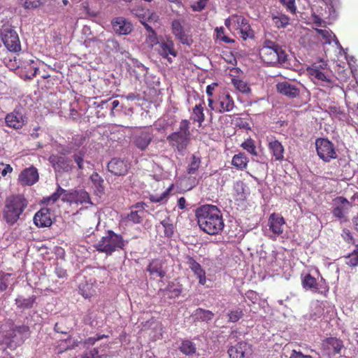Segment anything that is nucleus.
I'll return each mask as SVG.
<instances>
[{"label": "nucleus", "instance_id": "864d4df0", "mask_svg": "<svg viewBox=\"0 0 358 358\" xmlns=\"http://www.w3.org/2000/svg\"><path fill=\"white\" fill-rule=\"evenodd\" d=\"M164 229V234L167 237H170L173 234V225L169 222V220H164L161 222Z\"/></svg>", "mask_w": 358, "mask_h": 358}, {"label": "nucleus", "instance_id": "c9c22d12", "mask_svg": "<svg viewBox=\"0 0 358 358\" xmlns=\"http://www.w3.org/2000/svg\"><path fill=\"white\" fill-rule=\"evenodd\" d=\"M241 147L252 157H255L252 159L254 161L259 162L257 159L259 157L258 152L253 140L251 138L247 139L241 144Z\"/></svg>", "mask_w": 358, "mask_h": 358}, {"label": "nucleus", "instance_id": "6ab92c4d", "mask_svg": "<svg viewBox=\"0 0 358 358\" xmlns=\"http://www.w3.org/2000/svg\"><path fill=\"white\" fill-rule=\"evenodd\" d=\"M111 24L114 31L119 35H128L133 29L131 23L122 17H115Z\"/></svg>", "mask_w": 358, "mask_h": 358}, {"label": "nucleus", "instance_id": "ddd939ff", "mask_svg": "<svg viewBox=\"0 0 358 358\" xmlns=\"http://www.w3.org/2000/svg\"><path fill=\"white\" fill-rule=\"evenodd\" d=\"M252 352L251 345L245 341L239 342L228 350L230 358H250Z\"/></svg>", "mask_w": 358, "mask_h": 358}, {"label": "nucleus", "instance_id": "dca6fc26", "mask_svg": "<svg viewBox=\"0 0 358 358\" xmlns=\"http://www.w3.org/2000/svg\"><path fill=\"white\" fill-rule=\"evenodd\" d=\"M171 29L173 34L183 45L190 46L193 40L192 37L185 33L184 27L179 20H174L171 23Z\"/></svg>", "mask_w": 358, "mask_h": 358}, {"label": "nucleus", "instance_id": "37998d69", "mask_svg": "<svg viewBox=\"0 0 358 358\" xmlns=\"http://www.w3.org/2000/svg\"><path fill=\"white\" fill-rule=\"evenodd\" d=\"M201 164V158L193 155L191 158V162L187 167V173L189 174H194L199 169Z\"/></svg>", "mask_w": 358, "mask_h": 358}, {"label": "nucleus", "instance_id": "9d476101", "mask_svg": "<svg viewBox=\"0 0 358 358\" xmlns=\"http://www.w3.org/2000/svg\"><path fill=\"white\" fill-rule=\"evenodd\" d=\"M62 200L64 202L69 203L71 205L78 206L87 203L92 205L88 192L83 189L67 191V194L62 198Z\"/></svg>", "mask_w": 358, "mask_h": 358}, {"label": "nucleus", "instance_id": "bf43d9fd", "mask_svg": "<svg viewBox=\"0 0 358 358\" xmlns=\"http://www.w3.org/2000/svg\"><path fill=\"white\" fill-rule=\"evenodd\" d=\"M81 358H99V350L97 348H92L90 350L85 351L81 355Z\"/></svg>", "mask_w": 358, "mask_h": 358}, {"label": "nucleus", "instance_id": "412c9836", "mask_svg": "<svg viewBox=\"0 0 358 358\" xmlns=\"http://www.w3.org/2000/svg\"><path fill=\"white\" fill-rule=\"evenodd\" d=\"M127 162L118 158L112 159L108 164V170L115 176H124L129 169Z\"/></svg>", "mask_w": 358, "mask_h": 358}, {"label": "nucleus", "instance_id": "69168bd1", "mask_svg": "<svg viewBox=\"0 0 358 358\" xmlns=\"http://www.w3.org/2000/svg\"><path fill=\"white\" fill-rule=\"evenodd\" d=\"M120 105V102L117 100H113L112 101L110 99V103H109V110H110L111 114H113V110L115 108H117Z\"/></svg>", "mask_w": 358, "mask_h": 358}, {"label": "nucleus", "instance_id": "4c0bfd02", "mask_svg": "<svg viewBox=\"0 0 358 358\" xmlns=\"http://www.w3.org/2000/svg\"><path fill=\"white\" fill-rule=\"evenodd\" d=\"M326 343L327 344L329 348L333 350V353L334 355L340 354L341 350L343 348V341L336 338L330 337L327 338Z\"/></svg>", "mask_w": 358, "mask_h": 358}, {"label": "nucleus", "instance_id": "4d7b16f0", "mask_svg": "<svg viewBox=\"0 0 358 358\" xmlns=\"http://www.w3.org/2000/svg\"><path fill=\"white\" fill-rule=\"evenodd\" d=\"M280 2L286 7L287 10L292 13H295L296 8L295 6V0H279Z\"/></svg>", "mask_w": 358, "mask_h": 358}, {"label": "nucleus", "instance_id": "5701e85b", "mask_svg": "<svg viewBox=\"0 0 358 358\" xmlns=\"http://www.w3.org/2000/svg\"><path fill=\"white\" fill-rule=\"evenodd\" d=\"M38 180L37 169L31 167L24 170L19 176V180L23 185H32Z\"/></svg>", "mask_w": 358, "mask_h": 358}, {"label": "nucleus", "instance_id": "7ed1b4c3", "mask_svg": "<svg viewBox=\"0 0 358 358\" xmlns=\"http://www.w3.org/2000/svg\"><path fill=\"white\" fill-rule=\"evenodd\" d=\"M128 241H124L122 236L108 230L105 235L94 244V248L99 252L111 255L115 251L124 250Z\"/></svg>", "mask_w": 358, "mask_h": 358}, {"label": "nucleus", "instance_id": "a19ab883", "mask_svg": "<svg viewBox=\"0 0 358 358\" xmlns=\"http://www.w3.org/2000/svg\"><path fill=\"white\" fill-rule=\"evenodd\" d=\"M186 263L196 275L204 271L201 265L190 256L186 257Z\"/></svg>", "mask_w": 358, "mask_h": 358}, {"label": "nucleus", "instance_id": "aec40b11", "mask_svg": "<svg viewBox=\"0 0 358 358\" xmlns=\"http://www.w3.org/2000/svg\"><path fill=\"white\" fill-rule=\"evenodd\" d=\"M234 24L239 29L241 37L245 40L248 38L253 36V31L251 29L248 21L242 16L234 15L232 16Z\"/></svg>", "mask_w": 358, "mask_h": 358}, {"label": "nucleus", "instance_id": "3c124183", "mask_svg": "<svg viewBox=\"0 0 358 358\" xmlns=\"http://www.w3.org/2000/svg\"><path fill=\"white\" fill-rule=\"evenodd\" d=\"M228 316L229 322H236L243 316V310L241 308H236L234 310L230 311L228 313Z\"/></svg>", "mask_w": 358, "mask_h": 358}, {"label": "nucleus", "instance_id": "1a4fd4ad", "mask_svg": "<svg viewBox=\"0 0 358 358\" xmlns=\"http://www.w3.org/2000/svg\"><path fill=\"white\" fill-rule=\"evenodd\" d=\"M1 39L10 52H17L20 51L21 45L17 32L10 26H3L1 29Z\"/></svg>", "mask_w": 358, "mask_h": 358}, {"label": "nucleus", "instance_id": "13d9d810", "mask_svg": "<svg viewBox=\"0 0 358 358\" xmlns=\"http://www.w3.org/2000/svg\"><path fill=\"white\" fill-rule=\"evenodd\" d=\"M316 32L325 39L326 43H330V38L333 34L331 31L322 29H315Z\"/></svg>", "mask_w": 358, "mask_h": 358}, {"label": "nucleus", "instance_id": "0e129e2a", "mask_svg": "<svg viewBox=\"0 0 358 358\" xmlns=\"http://www.w3.org/2000/svg\"><path fill=\"white\" fill-rule=\"evenodd\" d=\"M3 166V170L1 171V176H6L8 173H11L13 171V168L9 164L4 165L3 164H1Z\"/></svg>", "mask_w": 358, "mask_h": 358}, {"label": "nucleus", "instance_id": "8fccbe9b", "mask_svg": "<svg viewBox=\"0 0 358 358\" xmlns=\"http://www.w3.org/2000/svg\"><path fill=\"white\" fill-rule=\"evenodd\" d=\"M275 50L277 56H276V60H277V64H284L287 61V54L285 53V50H282V48L278 44L275 43Z\"/></svg>", "mask_w": 358, "mask_h": 358}, {"label": "nucleus", "instance_id": "423d86ee", "mask_svg": "<svg viewBox=\"0 0 358 358\" xmlns=\"http://www.w3.org/2000/svg\"><path fill=\"white\" fill-rule=\"evenodd\" d=\"M317 155L324 162H329L338 157V150L334 144L327 138H320L315 141Z\"/></svg>", "mask_w": 358, "mask_h": 358}, {"label": "nucleus", "instance_id": "ea45409f", "mask_svg": "<svg viewBox=\"0 0 358 358\" xmlns=\"http://www.w3.org/2000/svg\"><path fill=\"white\" fill-rule=\"evenodd\" d=\"M193 120L197 122L200 125L204 121L205 115L203 113V108L201 103L196 104L193 108Z\"/></svg>", "mask_w": 358, "mask_h": 358}, {"label": "nucleus", "instance_id": "09e8293b", "mask_svg": "<svg viewBox=\"0 0 358 358\" xmlns=\"http://www.w3.org/2000/svg\"><path fill=\"white\" fill-rule=\"evenodd\" d=\"M164 292H167L169 298H173L178 296L181 294L182 289L180 287H175L173 283H169L167 287L164 289Z\"/></svg>", "mask_w": 358, "mask_h": 358}, {"label": "nucleus", "instance_id": "a211bd4d", "mask_svg": "<svg viewBox=\"0 0 358 358\" xmlns=\"http://www.w3.org/2000/svg\"><path fill=\"white\" fill-rule=\"evenodd\" d=\"M159 53L164 58L167 59V60L171 63V58L169 57V55H171L173 57H176L178 53L177 51L174 48V43L170 37H166V39L162 38L160 39L159 43Z\"/></svg>", "mask_w": 358, "mask_h": 358}, {"label": "nucleus", "instance_id": "052dcab7", "mask_svg": "<svg viewBox=\"0 0 358 358\" xmlns=\"http://www.w3.org/2000/svg\"><path fill=\"white\" fill-rule=\"evenodd\" d=\"M110 99L102 100L100 102H94L93 106L97 108L109 110Z\"/></svg>", "mask_w": 358, "mask_h": 358}, {"label": "nucleus", "instance_id": "f8f14e48", "mask_svg": "<svg viewBox=\"0 0 358 358\" xmlns=\"http://www.w3.org/2000/svg\"><path fill=\"white\" fill-rule=\"evenodd\" d=\"M26 122V117L18 110H14L13 112L8 113L5 117L6 125L14 129H22Z\"/></svg>", "mask_w": 358, "mask_h": 358}, {"label": "nucleus", "instance_id": "20e7f679", "mask_svg": "<svg viewBox=\"0 0 358 358\" xmlns=\"http://www.w3.org/2000/svg\"><path fill=\"white\" fill-rule=\"evenodd\" d=\"M189 128V121L182 120L180 122L178 130L171 133L166 137L169 145L179 152H183L190 143L191 132Z\"/></svg>", "mask_w": 358, "mask_h": 358}, {"label": "nucleus", "instance_id": "5fc2aeb1", "mask_svg": "<svg viewBox=\"0 0 358 358\" xmlns=\"http://www.w3.org/2000/svg\"><path fill=\"white\" fill-rule=\"evenodd\" d=\"M44 3V0H24V7L26 9L36 8Z\"/></svg>", "mask_w": 358, "mask_h": 358}, {"label": "nucleus", "instance_id": "39448f33", "mask_svg": "<svg viewBox=\"0 0 358 358\" xmlns=\"http://www.w3.org/2000/svg\"><path fill=\"white\" fill-rule=\"evenodd\" d=\"M30 329L27 325L15 326L6 332L1 345H6L10 349H15L24 343L30 336Z\"/></svg>", "mask_w": 358, "mask_h": 358}, {"label": "nucleus", "instance_id": "2f4dec72", "mask_svg": "<svg viewBox=\"0 0 358 358\" xmlns=\"http://www.w3.org/2000/svg\"><path fill=\"white\" fill-rule=\"evenodd\" d=\"M249 159L243 152L236 154L231 160V164L238 170H244L247 168Z\"/></svg>", "mask_w": 358, "mask_h": 358}, {"label": "nucleus", "instance_id": "72a5a7b5", "mask_svg": "<svg viewBox=\"0 0 358 358\" xmlns=\"http://www.w3.org/2000/svg\"><path fill=\"white\" fill-rule=\"evenodd\" d=\"M179 350L187 356H192L196 352V344L189 340L182 341Z\"/></svg>", "mask_w": 358, "mask_h": 358}, {"label": "nucleus", "instance_id": "79ce46f5", "mask_svg": "<svg viewBox=\"0 0 358 358\" xmlns=\"http://www.w3.org/2000/svg\"><path fill=\"white\" fill-rule=\"evenodd\" d=\"M232 83L240 92L245 94L250 92V88L246 82L240 79L234 78L232 79Z\"/></svg>", "mask_w": 358, "mask_h": 358}, {"label": "nucleus", "instance_id": "49530a36", "mask_svg": "<svg viewBox=\"0 0 358 358\" xmlns=\"http://www.w3.org/2000/svg\"><path fill=\"white\" fill-rule=\"evenodd\" d=\"M234 189L238 195L241 196V199L245 198L248 187L242 181H237L234 185Z\"/></svg>", "mask_w": 358, "mask_h": 358}, {"label": "nucleus", "instance_id": "f257e3e1", "mask_svg": "<svg viewBox=\"0 0 358 358\" xmlns=\"http://www.w3.org/2000/svg\"><path fill=\"white\" fill-rule=\"evenodd\" d=\"M199 228L210 235L218 234L224 227L222 213L214 205H203L195 212Z\"/></svg>", "mask_w": 358, "mask_h": 358}, {"label": "nucleus", "instance_id": "393cba45", "mask_svg": "<svg viewBox=\"0 0 358 358\" xmlns=\"http://www.w3.org/2000/svg\"><path fill=\"white\" fill-rule=\"evenodd\" d=\"M335 201L338 203V205L332 210V214L338 219L343 218L348 212L350 203L347 199L343 196L337 197Z\"/></svg>", "mask_w": 358, "mask_h": 358}, {"label": "nucleus", "instance_id": "6e6552de", "mask_svg": "<svg viewBox=\"0 0 358 358\" xmlns=\"http://www.w3.org/2000/svg\"><path fill=\"white\" fill-rule=\"evenodd\" d=\"M301 285L304 289L324 296H326L329 292V286L323 278H321L320 281H317L316 278L309 273L302 277Z\"/></svg>", "mask_w": 358, "mask_h": 358}, {"label": "nucleus", "instance_id": "603ef678", "mask_svg": "<svg viewBox=\"0 0 358 358\" xmlns=\"http://www.w3.org/2000/svg\"><path fill=\"white\" fill-rule=\"evenodd\" d=\"M307 69H315L320 71L329 73L327 62L323 59H320L318 62L313 63L311 66H309Z\"/></svg>", "mask_w": 358, "mask_h": 358}, {"label": "nucleus", "instance_id": "680f3d73", "mask_svg": "<svg viewBox=\"0 0 358 358\" xmlns=\"http://www.w3.org/2000/svg\"><path fill=\"white\" fill-rule=\"evenodd\" d=\"M103 337H105V335L99 336L97 337H90L85 340V344L93 345L96 341L102 339Z\"/></svg>", "mask_w": 358, "mask_h": 358}, {"label": "nucleus", "instance_id": "de8ad7c7", "mask_svg": "<svg viewBox=\"0 0 358 358\" xmlns=\"http://www.w3.org/2000/svg\"><path fill=\"white\" fill-rule=\"evenodd\" d=\"M145 42L151 48H153L157 44H159L160 40L158 38L155 31H152L148 34Z\"/></svg>", "mask_w": 358, "mask_h": 358}, {"label": "nucleus", "instance_id": "b1692460", "mask_svg": "<svg viewBox=\"0 0 358 358\" xmlns=\"http://www.w3.org/2000/svg\"><path fill=\"white\" fill-rule=\"evenodd\" d=\"M34 222L38 227H47L52 224L50 212L48 208H41L34 217Z\"/></svg>", "mask_w": 358, "mask_h": 358}, {"label": "nucleus", "instance_id": "338daca9", "mask_svg": "<svg viewBox=\"0 0 358 358\" xmlns=\"http://www.w3.org/2000/svg\"><path fill=\"white\" fill-rule=\"evenodd\" d=\"M207 1L208 0H199L197 2V7L194 8V9L195 10H202L205 8Z\"/></svg>", "mask_w": 358, "mask_h": 358}, {"label": "nucleus", "instance_id": "f704fd0d", "mask_svg": "<svg viewBox=\"0 0 358 358\" xmlns=\"http://www.w3.org/2000/svg\"><path fill=\"white\" fill-rule=\"evenodd\" d=\"M147 271L150 273V275L163 278L165 276V271L162 269V264L161 262L158 261H152L148 265L147 268Z\"/></svg>", "mask_w": 358, "mask_h": 358}, {"label": "nucleus", "instance_id": "c756f323", "mask_svg": "<svg viewBox=\"0 0 358 358\" xmlns=\"http://www.w3.org/2000/svg\"><path fill=\"white\" fill-rule=\"evenodd\" d=\"M38 61L32 59H24L21 65L24 69L27 76L31 79L37 74L38 70Z\"/></svg>", "mask_w": 358, "mask_h": 358}, {"label": "nucleus", "instance_id": "4be33fe9", "mask_svg": "<svg viewBox=\"0 0 358 358\" xmlns=\"http://www.w3.org/2000/svg\"><path fill=\"white\" fill-rule=\"evenodd\" d=\"M217 102L218 105L217 111L219 113L230 112L235 106L233 98L229 93L220 94Z\"/></svg>", "mask_w": 358, "mask_h": 358}, {"label": "nucleus", "instance_id": "4468645a", "mask_svg": "<svg viewBox=\"0 0 358 358\" xmlns=\"http://www.w3.org/2000/svg\"><path fill=\"white\" fill-rule=\"evenodd\" d=\"M285 222L284 218L280 215L273 213L270 215L268 221L269 229L272 232L270 238L275 240L278 236L283 232V225Z\"/></svg>", "mask_w": 358, "mask_h": 358}, {"label": "nucleus", "instance_id": "473e14b6", "mask_svg": "<svg viewBox=\"0 0 358 358\" xmlns=\"http://www.w3.org/2000/svg\"><path fill=\"white\" fill-rule=\"evenodd\" d=\"M214 316V314L208 310H205L201 308H197L192 313V317L194 320L208 322L210 321Z\"/></svg>", "mask_w": 358, "mask_h": 358}, {"label": "nucleus", "instance_id": "9b49d317", "mask_svg": "<svg viewBox=\"0 0 358 358\" xmlns=\"http://www.w3.org/2000/svg\"><path fill=\"white\" fill-rule=\"evenodd\" d=\"M277 92L289 99H294L300 94V84L289 81L280 82L276 85Z\"/></svg>", "mask_w": 358, "mask_h": 358}, {"label": "nucleus", "instance_id": "f3484780", "mask_svg": "<svg viewBox=\"0 0 358 358\" xmlns=\"http://www.w3.org/2000/svg\"><path fill=\"white\" fill-rule=\"evenodd\" d=\"M275 43L272 41H267L266 45L262 48L260 52V56L262 60L271 66L277 65V50H275Z\"/></svg>", "mask_w": 358, "mask_h": 358}, {"label": "nucleus", "instance_id": "e2e57ef3", "mask_svg": "<svg viewBox=\"0 0 358 358\" xmlns=\"http://www.w3.org/2000/svg\"><path fill=\"white\" fill-rule=\"evenodd\" d=\"M55 272L56 275L60 278H64L67 275L66 271L60 266H56Z\"/></svg>", "mask_w": 358, "mask_h": 358}, {"label": "nucleus", "instance_id": "c03bdc74", "mask_svg": "<svg viewBox=\"0 0 358 358\" xmlns=\"http://www.w3.org/2000/svg\"><path fill=\"white\" fill-rule=\"evenodd\" d=\"M143 210H131L130 213H129L127 216V220L128 222H131L134 224L141 223L143 220Z\"/></svg>", "mask_w": 358, "mask_h": 358}, {"label": "nucleus", "instance_id": "cd10ccee", "mask_svg": "<svg viewBox=\"0 0 358 358\" xmlns=\"http://www.w3.org/2000/svg\"><path fill=\"white\" fill-rule=\"evenodd\" d=\"M268 148L275 161L280 162L284 159V147L280 141L277 140L270 141Z\"/></svg>", "mask_w": 358, "mask_h": 358}, {"label": "nucleus", "instance_id": "6e6d98bb", "mask_svg": "<svg viewBox=\"0 0 358 358\" xmlns=\"http://www.w3.org/2000/svg\"><path fill=\"white\" fill-rule=\"evenodd\" d=\"M84 155L85 153L82 151H80L77 153H75L73 156L74 162L77 164L78 167L80 170H82L84 168Z\"/></svg>", "mask_w": 358, "mask_h": 358}, {"label": "nucleus", "instance_id": "e433bc0d", "mask_svg": "<svg viewBox=\"0 0 358 358\" xmlns=\"http://www.w3.org/2000/svg\"><path fill=\"white\" fill-rule=\"evenodd\" d=\"M172 188L173 185L167 188L161 194H150L148 199L152 203H165L168 201Z\"/></svg>", "mask_w": 358, "mask_h": 358}, {"label": "nucleus", "instance_id": "0eeeda50", "mask_svg": "<svg viewBox=\"0 0 358 358\" xmlns=\"http://www.w3.org/2000/svg\"><path fill=\"white\" fill-rule=\"evenodd\" d=\"M154 134L151 127H143L136 130L132 135V143L140 150H145L152 141Z\"/></svg>", "mask_w": 358, "mask_h": 358}, {"label": "nucleus", "instance_id": "774afa93", "mask_svg": "<svg viewBox=\"0 0 358 358\" xmlns=\"http://www.w3.org/2000/svg\"><path fill=\"white\" fill-rule=\"evenodd\" d=\"M196 276L199 278V284H201L202 285L206 284V272H205V271H203L202 273H199Z\"/></svg>", "mask_w": 358, "mask_h": 358}, {"label": "nucleus", "instance_id": "a18cd8bd", "mask_svg": "<svg viewBox=\"0 0 358 358\" xmlns=\"http://www.w3.org/2000/svg\"><path fill=\"white\" fill-rule=\"evenodd\" d=\"M346 258L348 259L346 264L350 266L354 267L358 265V245L355 246V250Z\"/></svg>", "mask_w": 358, "mask_h": 358}, {"label": "nucleus", "instance_id": "2eb2a0df", "mask_svg": "<svg viewBox=\"0 0 358 358\" xmlns=\"http://www.w3.org/2000/svg\"><path fill=\"white\" fill-rule=\"evenodd\" d=\"M49 161L55 171L68 172L72 169V161L69 158L60 155H51Z\"/></svg>", "mask_w": 358, "mask_h": 358}, {"label": "nucleus", "instance_id": "f03ea898", "mask_svg": "<svg viewBox=\"0 0 358 358\" xmlns=\"http://www.w3.org/2000/svg\"><path fill=\"white\" fill-rule=\"evenodd\" d=\"M28 201L20 194H13L5 199L2 210L3 220L9 226H13L19 220L22 219Z\"/></svg>", "mask_w": 358, "mask_h": 358}, {"label": "nucleus", "instance_id": "7c9ffc66", "mask_svg": "<svg viewBox=\"0 0 358 358\" xmlns=\"http://www.w3.org/2000/svg\"><path fill=\"white\" fill-rule=\"evenodd\" d=\"M36 297L35 295H32L28 298H25L23 296L19 295L15 299V304L17 308L21 310L30 309L33 307L36 302Z\"/></svg>", "mask_w": 358, "mask_h": 358}, {"label": "nucleus", "instance_id": "58836bf2", "mask_svg": "<svg viewBox=\"0 0 358 358\" xmlns=\"http://www.w3.org/2000/svg\"><path fill=\"white\" fill-rule=\"evenodd\" d=\"M67 194V190L62 188L59 185H57V190L50 196L47 198H44V202H47L48 203H54L57 201L60 197H64V195Z\"/></svg>", "mask_w": 358, "mask_h": 358}, {"label": "nucleus", "instance_id": "c85d7f7f", "mask_svg": "<svg viewBox=\"0 0 358 358\" xmlns=\"http://www.w3.org/2000/svg\"><path fill=\"white\" fill-rule=\"evenodd\" d=\"M271 17L274 25L278 29L285 28L289 24L290 18L278 10L272 11Z\"/></svg>", "mask_w": 358, "mask_h": 358}, {"label": "nucleus", "instance_id": "bb28decb", "mask_svg": "<svg viewBox=\"0 0 358 358\" xmlns=\"http://www.w3.org/2000/svg\"><path fill=\"white\" fill-rule=\"evenodd\" d=\"M90 181L92 183V188L96 196H101L105 193L104 180L96 172H94L90 176Z\"/></svg>", "mask_w": 358, "mask_h": 358}, {"label": "nucleus", "instance_id": "a878e982", "mask_svg": "<svg viewBox=\"0 0 358 358\" xmlns=\"http://www.w3.org/2000/svg\"><path fill=\"white\" fill-rule=\"evenodd\" d=\"M307 72L314 83L322 85L331 83L329 73L320 71L315 69H307Z\"/></svg>", "mask_w": 358, "mask_h": 358}]
</instances>
